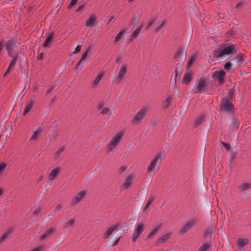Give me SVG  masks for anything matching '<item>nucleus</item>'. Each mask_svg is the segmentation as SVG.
<instances>
[{
	"label": "nucleus",
	"mask_w": 251,
	"mask_h": 251,
	"mask_svg": "<svg viewBox=\"0 0 251 251\" xmlns=\"http://www.w3.org/2000/svg\"><path fill=\"white\" fill-rule=\"evenodd\" d=\"M117 227V226L115 225L107 229V230L104 233L103 236L104 238H107L109 236V235L113 232V231Z\"/></svg>",
	"instance_id": "nucleus-26"
},
{
	"label": "nucleus",
	"mask_w": 251,
	"mask_h": 251,
	"mask_svg": "<svg viewBox=\"0 0 251 251\" xmlns=\"http://www.w3.org/2000/svg\"><path fill=\"white\" fill-rule=\"evenodd\" d=\"M166 23V21H164L162 24L155 29V32H158L160 30H161L163 26H164L165 24Z\"/></svg>",
	"instance_id": "nucleus-43"
},
{
	"label": "nucleus",
	"mask_w": 251,
	"mask_h": 251,
	"mask_svg": "<svg viewBox=\"0 0 251 251\" xmlns=\"http://www.w3.org/2000/svg\"><path fill=\"white\" fill-rule=\"evenodd\" d=\"M84 7H85V4H82V5H80L76 10V12H78L82 11L83 9V8H84Z\"/></svg>",
	"instance_id": "nucleus-49"
},
{
	"label": "nucleus",
	"mask_w": 251,
	"mask_h": 251,
	"mask_svg": "<svg viewBox=\"0 0 251 251\" xmlns=\"http://www.w3.org/2000/svg\"><path fill=\"white\" fill-rule=\"evenodd\" d=\"M222 144L227 151L230 150L231 148L230 144L223 142L222 143Z\"/></svg>",
	"instance_id": "nucleus-46"
},
{
	"label": "nucleus",
	"mask_w": 251,
	"mask_h": 251,
	"mask_svg": "<svg viewBox=\"0 0 251 251\" xmlns=\"http://www.w3.org/2000/svg\"><path fill=\"white\" fill-rule=\"evenodd\" d=\"M62 207V206L61 204H58L54 211V213H56L59 210L61 209Z\"/></svg>",
	"instance_id": "nucleus-54"
},
{
	"label": "nucleus",
	"mask_w": 251,
	"mask_h": 251,
	"mask_svg": "<svg viewBox=\"0 0 251 251\" xmlns=\"http://www.w3.org/2000/svg\"><path fill=\"white\" fill-rule=\"evenodd\" d=\"M249 243V241L247 239H239L237 241V244L240 248H242Z\"/></svg>",
	"instance_id": "nucleus-23"
},
{
	"label": "nucleus",
	"mask_w": 251,
	"mask_h": 251,
	"mask_svg": "<svg viewBox=\"0 0 251 251\" xmlns=\"http://www.w3.org/2000/svg\"><path fill=\"white\" fill-rule=\"evenodd\" d=\"M221 107L223 110L227 112H231L234 106L228 98H225L221 102Z\"/></svg>",
	"instance_id": "nucleus-6"
},
{
	"label": "nucleus",
	"mask_w": 251,
	"mask_h": 251,
	"mask_svg": "<svg viewBox=\"0 0 251 251\" xmlns=\"http://www.w3.org/2000/svg\"><path fill=\"white\" fill-rule=\"evenodd\" d=\"M14 231V228L9 229L7 231L5 232L0 238V244L3 242L7 238L8 235Z\"/></svg>",
	"instance_id": "nucleus-24"
},
{
	"label": "nucleus",
	"mask_w": 251,
	"mask_h": 251,
	"mask_svg": "<svg viewBox=\"0 0 251 251\" xmlns=\"http://www.w3.org/2000/svg\"><path fill=\"white\" fill-rule=\"evenodd\" d=\"M207 84L204 79H201L199 81L198 85L196 89V93H202L206 91Z\"/></svg>",
	"instance_id": "nucleus-11"
},
{
	"label": "nucleus",
	"mask_w": 251,
	"mask_h": 251,
	"mask_svg": "<svg viewBox=\"0 0 251 251\" xmlns=\"http://www.w3.org/2000/svg\"><path fill=\"white\" fill-rule=\"evenodd\" d=\"M161 228V226L159 225H157L154 228H153L151 233L148 236L147 238L150 239L153 237V236L157 233L160 228Z\"/></svg>",
	"instance_id": "nucleus-21"
},
{
	"label": "nucleus",
	"mask_w": 251,
	"mask_h": 251,
	"mask_svg": "<svg viewBox=\"0 0 251 251\" xmlns=\"http://www.w3.org/2000/svg\"><path fill=\"white\" fill-rule=\"evenodd\" d=\"M3 193V189L2 188H0V196Z\"/></svg>",
	"instance_id": "nucleus-63"
},
{
	"label": "nucleus",
	"mask_w": 251,
	"mask_h": 251,
	"mask_svg": "<svg viewBox=\"0 0 251 251\" xmlns=\"http://www.w3.org/2000/svg\"><path fill=\"white\" fill-rule=\"evenodd\" d=\"M53 35L54 33H52L47 37L43 45L44 48H48L50 47L54 39Z\"/></svg>",
	"instance_id": "nucleus-15"
},
{
	"label": "nucleus",
	"mask_w": 251,
	"mask_h": 251,
	"mask_svg": "<svg viewBox=\"0 0 251 251\" xmlns=\"http://www.w3.org/2000/svg\"><path fill=\"white\" fill-rule=\"evenodd\" d=\"M60 170V168H56L53 169L49 175V179L50 180L53 179L57 176Z\"/></svg>",
	"instance_id": "nucleus-20"
},
{
	"label": "nucleus",
	"mask_w": 251,
	"mask_h": 251,
	"mask_svg": "<svg viewBox=\"0 0 251 251\" xmlns=\"http://www.w3.org/2000/svg\"><path fill=\"white\" fill-rule=\"evenodd\" d=\"M154 199V198L150 197L148 201H150L151 202H152V201H153Z\"/></svg>",
	"instance_id": "nucleus-61"
},
{
	"label": "nucleus",
	"mask_w": 251,
	"mask_h": 251,
	"mask_svg": "<svg viewBox=\"0 0 251 251\" xmlns=\"http://www.w3.org/2000/svg\"><path fill=\"white\" fill-rule=\"evenodd\" d=\"M125 32V30L124 29H122L116 36L115 38V43L118 42L122 38Z\"/></svg>",
	"instance_id": "nucleus-36"
},
{
	"label": "nucleus",
	"mask_w": 251,
	"mask_h": 251,
	"mask_svg": "<svg viewBox=\"0 0 251 251\" xmlns=\"http://www.w3.org/2000/svg\"><path fill=\"white\" fill-rule=\"evenodd\" d=\"M245 4H246V3L245 2V1H243L239 2L237 3V4L236 5V8H237V9H242L244 7Z\"/></svg>",
	"instance_id": "nucleus-41"
},
{
	"label": "nucleus",
	"mask_w": 251,
	"mask_h": 251,
	"mask_svg": "<svg viewBox=\"0 0 251 251\" xmlns=\"http://www.w3.org/2000/svg\"><path fill=\"white\" fill-rule=\"evenodd\" d=\"M195 60V59L194 57L191 58V59L190 60V61L188 63L189 65L190 66L191 65H192L194 63Z\"/></svg>",
	"instance_id": "nucleus-57"
},
{
	"label": "nucleus",
	"mask_w": 251,
	"mask_h": 251,
	"mask_svg": "<svg viewBox=\"0 0 251 251\" xmlns=\"http://www.w3.org/2000/svg\"><path fill=\"white\" fill-rule=\"evenodd\" d=\"M103 75L102 74L99 75L97 78L94 80L93 82V85L96 86L100 82V80L101 79Z\"/></svg>",
	"instance_id": "nucleus-38"
},
{
	"label": "nucleus",
	"mask_w": 251,
	"mask_h": 251,
	"mask_svg": "<svg viewBox=\"0 0 251 251\" xmlns=\"http://www.w3.org/2000/svg\"><path fill=\"white\" fill-rule=\"evenodd\" d=\"M153 22H154V20L151 21L149 23L148 25L147 28L148 29L149 28H150L151 26V25L153 24Z\"/></svg>",
	"instance_id": "nucleus-58"
},
{
	"label": "nucleus",
	"mask_w": 251,
	"mask_h": 251,
	"mask_svg": "<svg viewBox=\"0 0 251 251\" xmlns=\"http://www.w3.org/2000/svg\"><path fill=\"white\" fill-rule=\"evenodd\" d=\"M171 236V233H167L161 237L158 240V243L162 244L166 242Z\"/></svg>",
	"instance_id": "nucleus-25"
},
{
	"label": "nucleus",
	"mask_w": 251,
	"mask_h": 251,
	"mask_svg": "<svg viewBox=\"0 0 251 251\" xmlns=\"http://www.w3.org/2000/svg\"><path fill=\"white\" fill-rule=\"evenodd\" d=\"M160 154L159 153L158 155L151 162L150 164L148 167L147 172H150L153 169L156 168L158 170L159 166L162 161V158L160 157Z\"/></svg>",
	"instance_id": "nucleus-5"
},
{
	"label": "nucleus",
	"mask_w": 251,
	"mask_h": 251,
	"mask_svg": "<svg viewBox=\"0 0 251 251\" xmlns=\"http://www.w3.org/2000/svg\"><path fill=\"white\" fill-rule=\"evenodd\" d=\"M65 147H62L59 150H58L54 154V158L56 159H59L61 157L62 153L64 151Z\"/></svg>",
	"instance_id": "nucleus-28"
},
{
	"label": "nucleus",
	"mask_w": 251,
	"mask_h": 251,
	"mask_svg": "<svg viewBox=\"0 0 251 251\" xmlns=\"http://www.w3.org/2000/svg\"><path fill=\"white\" fill-rule=\"evenodd\" d=\"M226 73L223 70H220L219 72H215L213 74L212 76L214 78H218L221 84L225 82V77Z\"/></svg>",
	"instance_id": "nucleus-10"
},
{
	"label": "nucleus",
	"mask_w": 251,
	"mask_h": 251,
	"mask_svg": "<svg viewBox=\"0 0 251 251\" xmlns=\"http://www.w3.org/2000/svg\"><path fill=\"white\" fill-rule=\"evenodd\" d=\"M143 230L144 224L142 223H139L134 230V235L132 239V242L135 243L136 241L140 235L143 232Z\"/></svg>",
	"instance_id": "nucleus-7"
},
{
	"label": "nucleus",
	"mask_w": 251,
	"mask_h": 251,
	"mask_svg": "<svg viewBox=\"0 0 251 251\" xmlns=\"http://www.w3.org/2000/svg\"><path fill=\"white\" fill-rule=\"evenodd\" d=\"M81 49V45H77L76 48L75 49L74 53H75V54L78 53L80 51Z\"/></svg>",
	"instance_id": "nucleus-47"
},
{
	"label": "nucleus",
	"mask_w": 251,
	"mask_h": 251,
	"mask_svg": "<svg viewBox=\"0 0 251 251\" xmlns=\"http://www.w3.org/2000/svg\"><path fill=\"white\" fill-rule=\"evenodd\" d=\"M186 53V50L184 48H181L179 49L176 53L175 58H179L181 56L183 57Z\"/></svg>",
	"instance_id": "nucleus-27"
},
{
	"label": "nucleus",
	"mask_w": 251,
	"mask_h": 251,
	"mask_svg": "<svg viewBox=\"0 0 251 251\" xmlns=\"http://www.w3.org/2000/svg\"><path fill=\"white\" fill-rule=\"evenodd\" d=\"M56 228L53 227L50 230L47 231L46 232H45L41 237H40V240H43L45 239L48 237H49L50 236H51L53 235L55 231L56 230Z\"/></svg>",
	"instance_id": "nucleus-16"
},
{
	"label": "nucleus",
	"mask_w": 251,
	"mask_h": 251,
	"mask_svg": "<svg viewBox=\"0 0 251 251\" xmlns=\"http://www.w3.org/2000/svg\"><path fill=\"white\" fill-rule=\"evenodd\" d=\"M123 135V132L120 131L112 138L107 146L108 152L111 151L118 145Z\"/></svg>",
	"instance_id": "nucleus-2"
},
{
	"label": "nucleus",
	"mask_w": 251,
	"mask_h": 251,
	"mask_svg": "<svg viewBox=\"0 0 251 251\" xmlns=\"http://www.w3.org/2000/svg\"><path fill=\"white\" fill-rule=\"evenodd\" d=\"M204 121V117L203 116L200 117L198 119H197L195 122V126L194 127H197L199 126H200L201 123H203Z\"/></svg>",
	"instance_id": "nucleus-35"
},
{
	"label": "nucleus",
	"mask_w": 251,
	"mask_h": 251,
	"mask_svg": "<svg viewBox=\"0 0 251 251\" xmlns=\"http://www.w3.org/2000/svg\"><path fill=\"white\" fill-rule=\"evenodd\" d=\"M96 17L94 14H92L90 15L89 19L86 22V25L88 27H92L94 26V24L96 22Z\"/></svg>",
	"instance_id": "nucleus-14"
},
{
	"label": "nucleus",
	"mask_w": 251,
	"mask_h": 251,
	"mask_svg": "<svg viewBox=\"0 0 251 251\" xmlns=\"http://www.w3.org/2000/svg\"><path fill=\"white\" fill-rule=\"evenodd\" d=\"M176 72V77H175V82L176 83V79H177V77H178V79H180V77H181V73H179V72H177L176 71L175 72Z\"/></svg>",
	"instance_id": "nucleus-48"
},
{
	"label": "nucleus",
	"mask_w": 251,
	"mask_h": 251,
	"mask_svg": "<svg viewBox=\"0 0 251 251\" xmlns=\"http://www.w3.org/2000/svg\"><path fill=\"white\" fill-rule=\"evenodd\" d=\"M43 129L41 127H39L36 130V131H35L33 134L32 137H31L30 140H36L38 139V137L41 135Z\"/></svg>",
	"instance_id": "nucleus-19"
},
{
	"label": "nucleus",
	"mask_w": 251,
	"mask_h": 251,
	"mask_svg": "<svg viewBox=\"0 0 251 251\" xmlns=\"http://www.w3.org/2000/svg\"><path fill=\"white\" fill-rule=\"evenodd\" d=\"M41 208L40 207H37L36 209H35L33 212V214L34 215H37L38 214V213L40 212Z\"/></svg>",
	"instance_id": "nucleus-45"
},
{
	"label": "nucleus",
	"mask_w": 251,
	"mask_h": 251,
	"mask_svg": "<svg viewBox=\"0 0 251 251\" xmlns=\"http://www.w3.org/2000/svg\"><path fill=\"white\" fill-rule=\"evenodd\" d=\"M6 167L5 163H1L0 164V174L3 172Z\"/></svg>",
	"instance_id": "nucleus-42"
},
{
	"label": "nucleus",
	"mask_w": 251,
	"mask_h": 251,
	"mask_svg": "<svg viewBox=\"0 0 251 251\" xmlns=\"http://www.w3.org/2000/svg\"><path fill=\"white\" fill-rule=\"evenodd\" d=\"M232 64L230 62H226L224 65V69L227 71L230 70L232 69Z\"/></svg>",
	"instance_id": "nucleus-39"
},
{
	"label": "nucleus",
	"mask_w": 251,
	"mask_h": 251,
	"mask_svg": "<svg viewBox=\"0 0 251 251\" xmlns=\"http://www.w3.org/2000/svg\"><path fill=\"white\" fill-rule=\"evenodd\" d=\"M239 121L237 120H235L233 122V124L234 125V126L235 128H237L239 127Z\"/></svg>",
	"instance_id": "nucleus-50"
},
{
	"label": "nucleus",
	"mask_w": 251,
	"mask_h": 251,
	"mask_svg": "<svg viewBox=\"0 0 251 251\" xmlns=\"http://www.w3.org/2000/svg\"><path fill=\"white\" fill-rule=\"evenodd\" d=\"M134 178V176L130 175L125 179L123 184V187L124 189H126L129 187L132 183Z\"/></svg>",
	"instance_id": "nucleus-13"
},
{
	"label": "nucleus",
	"mask_w": 251,
	"mask_h": 251,
	"mask_svg": "<svg viewBox=\"0 0 251 251\" xmlns=\"http://www.w3.org/2000/svg\"><path fill=\"white\" fill-rule=\"evenodd\" d=\"M126 169V166H123L121 167L119 170V174H122L123 172H124L125 171Z\"/></svg>",
	"instance_id": "nucleus-44"
},
{
	"label": "nucleus",
	"mask_w": 251,
	"mask_h": 251,
	"mask_svg": "<svg viewBox=\"0 0 251 251\" xmlns=\"http://www.w3.org/2000/svg\"><path fill=\"white\" fill-rule=\"evenodd\" d=\"M237 51L236 45L228 44L218 45L215 49L214 56L215 57L229 58Z\"/></svg>",
	"instance_id": "nucleus-1"
},
{
	"label": "nucleus",
	"mask_w": 251,
	"mask_h": 251,
	"mask_svg": "<svg viewBox=\"0 0 251 251\" xmlns=\"http://www.w3.org/2000/svg\"><path fill=\"white\" fill-rule=\"evenodd\" d=\"M210 248L209 243H205L202 245L198 249V251H207Z\"/></svg>",
	"instance_id": "nucleus-33"
},
{
	"label": "nucleus",
	"mask_w": 251,
	"mask_h": 251,
	"mask_svg": "<svg viewBox=\"0 0 251 251\" xmlns=\"http://www.w3.org/2000/svg\"><path fill=\"white\" fill-rule=\"evenodd\" d=\"M152 203V202H151V201H148L146 205L145 206V207H144V210L145 211L146 210L148 207L151 205V204Z\"/></svg>",
	"instance_id": "nucleus-53"
},
{
	"label": "nucleus",
	"mask_w": 251,
	"mask_h": 251,
	"mask_svg": "<svg viewBox=\"0 0 251 251\" xmlns=\"http://www.w3.org/2000/svg\"><path fill=\"white\" fill-rule=\"evenodd\" d=\"M120 238L121 237H119L115 241V242L114 243V244H113V245L112 246V247H114V246H115L116 245H117L118 244V243H119V241L120 240Z\"/></svg>",
	"instance_id": "nucleus-55"
},
{
	"label": "nucleus",
	"mask_w": 251,
	"mask_h": 251,
	"mask_svg": "<svg viewBox=\"0 0 251 251\" xmlns=\"http://www.w3.org/2000/svg\"><path fill=\"white\" fill-rule=\"evenodd\" d=\"M251 188V184L244 183L240 185V189L242 191Z\"/></svg>",
	"instance_id": "nucleus-34"
},
{
	"label": "nucleus",
	"mask_w": 251,
	"mask_h": 251,
	"mask_svg": "<svg viewBox=\"0 0 251 251\" xmlns=\"http://www.w3.org/2000/svg\"><path fill=\"white\" fill-rule=\"evenodd\" d=\"M43 249L42 247H38L36 248V249L33 250L31 251H41Z\"/></svg>",
	"instance_id": "nucleus-56"
},
{
	"label": "nucleus",
	"mask_w": 251,
	"mask_h": 251,
	"mask_svg": "<svg viewBox=\"0 0 251 251\" xmlns=\"http://www.w3.org/2000/svg\"><path fill=\"white\" fill-rule=\"evenodd\" d=\"M103 107V104H100L99 106V108H102Z\"/></svg>",
	"instance_id": "nucleus-64"
},
{
	"label": "nucleus",
	"mask_w": 251,
	"mask_h": 251,
	"mask_svg": "<svg viewBox=\"0 0 251 251\" xmlns=\"http://www.w3.org/2000/svg\"><path fill=\"white\" fill-rule=\"evenodd\" d=\"M193 73L191 72H189L185 74L183 78V82L184 84H189L192 78Z\"/></svg>",
	"instance_id": "nucleus-18"
},
{
	"label": "nucleus",
	"mask_w": 251,
	"mask_h": 251,
	"mask_svg": "<svg viewBox=\"0 0 251 251\" xmlns=\"http://www.w3.org/2000/svg\"><path fill=\"white\" fill-rule=\"evenodd\" d=\"M44 56H45L44 53L43 52H41L38 56V59L39 60H42L44 59Z\"/></svg>",
	"instance_id": "nucleus-52"
},
{
	"label": "nucleus",
	"mask_w": 251,
	"mask_h": 251,
	"mask_svg": "<svg viewBox=\"0 0 251 251\" xmlns=\"http://www.w3.org/2000/svg\"><path fill=\"white\" fill-rule=\"evenodd\" d=\"M142 28V26H140L139 27H138V28H137L135 31H134V32L132 33V35H131V38L132 39H134L139 34V32H140L141 29Z\"/></svg>",
	"instance_id": "nucleus-37"
},
{
	"label": "nucleus",
	"mask_w": 251,
	"mask_h": 251,
	"mask_svg": "<svg viewBox=\"0 0 251 251\" xmlns=\"http://www.w3.org/2000/svg\"><path fill=\"white\" fill-rule=\"evenodd\" d=\"M15 62H16V58H13V60H12V61L10 62V65L9 66V67H8V69H7L5 74H4V76H6V75H7L8 74H9L11 71L14 69V67H15Z\"/></svg>",
	"instance_id": "nucleus-22"
},
{
	"label": "nucleus",
	"mask_w": 251,
	"mask_h": 251,
	"mask_svg": "<svg viewBox=\"0 0 251 251\" xmlns=\"http://www.w3.org/2000/svg\"><path fill=\"white\" fill-rule=\"evenodd\" d=\"M109 110L107 108H103L101 111L100 112L101 114H104L105 113H107L109 112Z\"/></svg>",
	"instance_id": "nucleus-51"
},
{
	"label": "nucleus",
	"mask_w": 251,
	"mask_h": 251,
	"mask_svg": "<svg viewBox=\"0 0 251 251\" xmlns=\"http://www.w3.org/2000/svg\"><path fill=\"white\" fill-rule=\"evenodd\" d=\"M148 109L146 107L141 109L134 116L132 120L133 125H136L146 116Z\"/></svg>",
	"instance_id": "nucleus-4"
},
{
	"label": "nucleus",
	"mask_w": 251,
	"mask_h": 251,
	"mask_svg": "<svg viewBox=\"0 0 251 251\" xmlns=\"http://www.w3.org/2000/svg\"><path fill=\"white\" fill-rule=\"evenodd\" d=\"M173 99L172 97H169L167 98L162 103V107L164 109H166L169 105L171 101Z\"/></svg>",
	"instance_id": "nucleus-29"
},
{
	"label": "nucleus",
	"mask_w": 251,
	"mask_h": 251,
	"mask_svg": "<svg viewBox=\"0 0 251 251\" xmlns=\"http://www.w3.org/2000/svg\"><path fill=\"white\" fill-rule=\"evenodd\" d=\"M6 50L8 54L13 58H16L15 56V49H16V41L14 38L9 40L5 44Z\"/></svg>",
	"instance_id": "nucleus-3"
},
{
	"label": "nucleus",
	"mask_w": 251,
	"mask_h": 251,
	"mask_svg": "<svg viewBox=\"0 0 251 251\" xmlns=\"http://www.w3.org/2000/svg\"><path fill=\"white\" fill-rule=\"evenodd\" d=\"M115 21V16H111L109 19V21L111 22V21Z\"/></svg>",
	"instance_id": "nucleus-59"
},
{
	"label": "nucleus",
	"mask_w": 251,
	"mask_h": 251,
	"mask_svg": "<svg viewBox=\"0 0 251 251\" xmlns=\"http://www.w3.org/2000/svg\"><path fill=\"white\" fill-rule=\"evenodd\" d=\"M196 221L194 219L191 220L185 225L183 226L181 229L179 230V233L181 234H184L188 231L194 225Z\"/></svg>",
	"instance_id": "nucleus-12"
},
{
	"label": "nucleus",
	"mask_w": 251,
	"mask_h": 251,
	"mask_svg": "<svg viewBox=\"0 0 251 251\" xmlns=\"http://www.w3.org/2000/svg\"><path fill=\"white\" fill-rule=\"evenodd\" d=\"M127 71V67L125 65H123L121 66V69L118 74V79L119 81H121L123 79L124 76L125 75Z\"/></svg>",
	"instance_id": "nucleus-17"
},
{
	"label": "nucleus",
	"mask_w": 251,
	"mask_h": 251,
	"mask_svg": "<svg viewBox=\"0 0 251 251\" xmlns=\"http://www.w3.org/2000/svg\"><path fill=\"white\" fill-rule=\"evenodd\" d=\"M75 222V219L72 218L65 223L64 228H68L69 227L73 226Z\"/></svg>",
	"instance_id": "nucleus-32"
},
{
	"label": "nucleus",
	"mask_w": 251,
	"mask_h": 251,
	"mask_svg": "<svg viewBox=\"0 0 251 251\" xmlns=\"http://www.w3.org/2000/svg\"><path fill=\"white\" fill-rule=\"evenodd\" d=\"M52 89H53V88H51V89H49V90H48V94L50 93L51 92V91L52 90Z\"/></svg>",
	"instance_id": "nucleus-62"
},
{
	"label": "nucleus",
	"mask_w": 251,
	"mask_h": 251,
	"mask_svg": "<svg viewBox=\"0 0 251 251\" xmlns=\"http://www.w3.org/2000/svg\"><path fill=\"white\" fill-rule=\"evenodd\" d=\"M91 51H89V50H86L82 55L80 61L78 62L76 67L78 68L80 67L81 68L84 65H86L89 62L88 60L87 59V58L91 55Z\"/></svg>",
	"instance_id": "nucleus-8"
},
{
	"label": "nucleus",
	"mask_w": 251,
	"mask_h": 251,
	"mask_svg": "<svg viewBox=\"0 0 251 251\" xmlns=\"http://www.w3.org/2000/svg\"><path fill=\"white\" fill-rule=\"evenodd\" d=\"M78 0H72L69 5L68 6V8L69 9H72L75 5H76Z\"/></svg>",
	"instance_id": "nucleus-40"
},
{
	"label": "nucleus",
	"mask_w": 251,
	"mask_h": 251,
	"mask_svg": "<svg viewBox=\"0 0 251 251\" xmlns=\"http://www.w3.org/2000/svg\"><path fill=\"white\" fill-rule=\"evenodd\" d=\"M33 105V101L31 100L26 104L24 111V115H26L31 109Z\"/></svg>",
	"instance_id": "nucleus-31"
},
{
	"label": "nucleus",
	"mask_w": 251,
	"mask_h": 251,
	"mask_svg": "<svg viewBox=\"0 0 251 251\" xmlns=\"http://www.w3.org/2000/svg\"><path fill=\"white\" fill-rule=\"evenodd\" d=\"M87 195V192L86 190H83L79 192L76 196L73 199L72 201L73 205H75L80 201H81L83 199H84Z\"/></svg>",
	"instance_id": "nucleus-9"
},
{
	"label": "nucleus",
	"mask_w": 251,
	"mask_h": 251,
	"mask_svg": "<svg viewBox=\"0 0 251 251\" xmlns=\"http://www.w3.org/2000/svg\"><path fill=\"white\" fill-rule=\"evenodd\" d=\"M3 48V44L2 42H0V52L2 50Z\"/></svg>",
	"instance_id": "nucleus-60"
},
{
	"label": "nucleus",
	"mask_w": 251,
	"mask_h": 251,
	"mask_svg": "<svg viewBox=\"0 0 251 251\" xmlns=\"http://www.w3.org/2000/svg\"><path fill=\"white\" fill-rule=\"evenodd\" d=\"M244 54L242 53H239L234 59L236 60L239 64H241L244 61Z\"/></svg>",
	"instance_id": "nucleus-30"
}]
</instances>
